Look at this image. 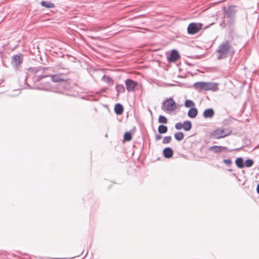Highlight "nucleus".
Wrapping results in <instances>:
<instances>
[{
	"label": "nucleus",
	"mask_w": 259,
	"mask_h": 259,
	"mask_svg": "<svg viewBox=\"0 0 259 259\" xmlns=\"http://www.w3.org/2000/svg\"><path fill=\"white\" fill-rule=\"evenodd\" d=\"M23 61V56L22 54H19L14 55L12 57L11 64L14 68L18 69L21 66V64Z\"/></svg>",
	"instance_id": "obj_6"
},
{
	"label": "nucleus",
	"mask_w": 259,
	"mask_h": 259,
	"mask_svg": "<svg viewBox=\"0 0 259 259\" xmlns=\"http://www.w3.org/2000/svg\"><path fill=\"white\" fill-rule=\"evenodd\" d=\"M217 88V84L214 83L205 82L204 91L214 90Z\"/></svg>",
	"instance_id": "obj_18"
},
{
	"label": "nucleus",
	"mask_w": 259,
	"mask_h": 259,
	"mask_svg": "<svg viewBox=\"0 0 259 259\" xmlns=\"http://www.w3.org/2000/svg\"><path fill=\"white\" fill-rule=\"evenodd\" d=\"M175 126L177 130H181L183 128V123L181 122H178L175 124Z\"/></svg>",
	"instance_id": "obj_33"
},
{
	"label": "nucleus",
	"mask_w": 259,
	"mask_h": 259,
	"mask_svg": "<svg viewBox=\"0 0 259 259\" xmlns=\"http://www.w3.org/2000/svg\"><path fill=\"white\" fill-rule=\"evenodd\" d=\"M193 87L197 90H204L205 82H196L193 84Z\"/></svg>",
	"instance_id": "obj_17"
},
{
	"label": "nucleus",
	"mask_w": 259,
	"mask_h": 259,
	"mask_svg": "<svg viewBox=\"0 0 259 259\" xmlns=\"http://www.w3.org/2000/svg\"><path fill=\"white\" fill-rule=\"evenodd\" d=\"M28 71L34 75L35 80L39 81L42 78L48 77L50 74L46 73V71L49 73H53V69L52 67H44L42 66L30 67L28 69Z\"/></svg>",
	"instance_id": "obj_2"
},
{
	"label": "nucleus",
	"mask_w": 259,
	"mask_h": 259,
	"mask_svg": "<svg viewBox=\"0 0 259 259\" xmlns=\"http://www.w3.org/2000/svg\"><path fill=\"white\" fill-rule=\"evenodd\" d=\"M163 154L164 157L169 158L172 156L174 152L171 148L167 147L163 149Z\"/></svg>",
	"instance_id": "obj_14"
},
{
	"label": "nucleus",
	"mask_w": 259,
	"mask_h": 259,
	"mask_svg": "<svg viewBox=\"0 0 259 259\" xmlns=\"http://www.w3.org/2000/svg\"><path fill=\"white\" fill-rule=\"evenodd\" d=\"M198 114V110L195 107L191 108L188 112V116L191 118L196 117Z\"/></svg>",
	"instance_id": "obj_15"
},
{
	"label": "nucleus",
	"mask_w": 259,
	"mask_h": 259,
	"mask_svg": "<svg viewBox=\"0 0 259 259\" xmlns=\"http://www.w3.org/2000/svg\"><path fill=\"white\" fill-rule=\"evenodd\" d=\"M216 52L218 54L217 59L221 60L232 56L235 51L232 45V41L225 40L219 45Z\"/></svg>",
	"instance_id": "obj_1"
},
{
	"label": "nucleus",
	"mask_w": 259,
	"mask_h": 259,
	"mask_svg": "<svg viewBox=\"0 0 259 259\" xmlns=\"http://www.w3.org/2000/svg\"><path fill=\"white\" fill-rule=\"evenodd\" d=\"M102 80L105 82L108 83L109 85H113L114 83V80L112 78L108 76H106V75H104L102 78Z\"/></svg>",
	"instance_id": "obj_21"
},
{
	"label": "nucleus",
	"mask_w": 259,
	"mask_h": 259,
	"mask_svg": "<svg viewBox=\"0 0 259 259\" xmlns=\"http://www.w3.org/2000/svg\"><path fill=\"white\" fill-rule=\"evenodd\" d=\"M227 148L226 147L220 146H212L209 147L208 150L209 151H212L215 153H219L222 150H226Z\"/></svg>",
	"instance_id": "obj_11"
},
{
	"label": "nucleus",
	"mask_w": 259,
	"mask_h": 259,
	"mask_svg": "<svg viewBox=\"0 0 259 259\" xmlns=\"http://www.w3.org/2000/svg\"><path fill=\"white\" fill-rule=\"evenodd\" d=\"M114 112L117 115H120L123 112V107L120 103H117L114 107Z\"/></svg>",
	"instance_id": "obj_16"
},
{
	"label": "nucleus",
	"mask_w": 259,
	"mask_h": 259,
	"mask_svg": "<svg viewBox=\"0 0 259 259\" xmlns=\"http://www.w3.org/2000/svg\"><path fill=\"white\" fill-rule=\"evenodd\" d=\"M162 137L160 134L156 135L155 136V139L156 141H158L161 139Z\"/></svg>",
	"instance_id": "obj_34"
},
{
	"label": "nucleus",
	"mask_w": 259,
	"mask_h": 259,
	"mask_svg": "<svg viewBox=\"0 0 259 259\" xmlns=\"http://www.w3.org/2000/svg\"><path fill=\"white\" fill-rule=\"evenodd\" d=\"M40 4L42 6L47 8H54L55 7L54 4L51 2L42 1Z\"/></svg>",
	"instance_id": "obj_23"
},
{
	"label": "nucleus",
	"mask_w": 259,
	"mask_h": 259,
	"mask_svg": "<svg viewBox=\"0 0 259 259\" xmlns=\"http://www.w3.org/2000/svg\"><path fill=\"white\" fill-rule=\"evenodd\" d=\"M38 89H40V90H46V91H49V90H50V84H49V83H46V84L44 87H42V88H41V87H39V88H38Z\"/></svg>",
	"instance_id": "obj_32"
},
{
	"label": "nucleus",
	"mask_w": 259,
	"mask_h": 259,
	"mask_svg": "<svg viewBox=\"0 0 259 259\" xmlns=\"http://www.w3.org/2000/svg\"><path fill=\"white\" fill-rule=\"evenodd\" d=\"M244 166L247 167H250L252 166L253 164V161L252 159H248L245 161L244 162Z\"/></svg>",
	"instance_id": "obj_28"
},
{
	"label": "nucleus",
	"mask_w": 259,
	"mask_h": 259,
	"mask_svg": "<svg viewBox=\"0 0 259 259\" xmlns=\"http://www.w3.org/2000/svg\"><path fill=\"white\" fill-rule=\"evenodd\" d=\"M174 137L176 140L180 141L183 140L184 135L182 132H177L175 134Z\"/></svg>",
	"instance_id": "obj_24"
},
{
	"label": "nucleus",
	"mask_w": 259,
	"mask_h": 259,
	"mask_svg": "<svg viewBox=\"0 0 259 259\" xmlns=\"http://www.w3.org/2000/svg\"><path fill=\"white\" fill-rule=\"evenodd\" d=\"M224 12L225 13L224 17L226 18L236 19V14L237 12L236 7L235 6H230L227 8H224Z\"/></svg>",
	"instance_id": "obj_5"
},
{
	"label": "nucleus",
	"mask_w": 259,
	"mask_h": 259,
	"mask_svg": "<svg viewBox=\"0 0 259 259\" xmlns=\"http://www.w3.org/2000/svg\"><path fill=\"white\" fill-rule=\"evenodd\" d=\"M168 122L167 119L166 117L163 115H160L158 118V122L163 123V124H166Z\"/></svg>",
	"instance_id": "obj_27"
},
{
	"label": "nucleus",
	"mask_w": 259,
	"mask_h": 259,
	"mask_svg": "<svg viewBox=\"0 0 259 259\" xmlns=\"http://www.w3.org/2000/svg\"><path fill=\"white\" fill-rule=\"evenodd\" d=\"M192 123L189 120L185 121L183 123V128L186 131H189L192 128Z\"/></svg>",
	"instance_id": "obj_20"
},
{
	"label": "nucleus",
	"mask_w": 259,
	"mask_h": 259,
	"mask_svg": "<svg viewBox=\"0 0 259 259\" xmlns=\"http://www.w3.org/2000/svg\"><path fill=\"white\" fill-rule=\"evenodd\" d=\"M236 19L234 18H227L226 20H224L223 23L221 25L223 27L228 26L230 29V32H231V30H233V26L235 23Z\"/></svg>",
	"instance_id": "obj_9"
},
{
	"label": "nucleus",
	"mask_w": 259,
	"mask_h": 259,
	"mask_svg": "<svg viewBox=\"0 0 259 259\" xmlns=\"http://www.w3.org/2000/svg\"><path fill=\"white\" fill-rule=\"evenodd\" d=\"M168 128L164 125L161 124L158 127V131L159 134H165L167 132Z\"/></svg>",
	"instance_id": "obj_22"
},
{
	"label": "nucleus",
	"mask_w": 259,
	"mask_h": 259,
	"mask_svg": "<svg viewBox=\"0 0 259 259\" xmlns=\"http://www.w3.org/2000/svg\"><path fill=\"white\" fill-rule=\"evenodd\" d=\"M214 112L212 108L205 109L203 113V116L205 118H212L214 116Z\"/></svg>",
	"instance_id": "obj_13"
},
{
	"label": "nucleus",
	"mask_w": 259,
	"mask_h": 259,
	"mask_svg": "<svg viewBox=\"0 0 259 259\" xmlns=\"http://www.w3.org/2000/svg\"><path fill=\"white\" fill-rule=\"evenodd\" d=\"M177 108L176 103L171 98H169L163 102L162 109L165 111H172Z\"/></svg>",
	"instance_id": "obj_4"
},
{
	"label": "nucleus",
	"mask_w": 259,
	"mask_h": 259,
	"mask_svg": "<svg viewBox=\"0 0 259 259\" xmlns=\"http://www.w3.org/2000/svg\"><path fill=\"white\" fill-rule=\"evenodd\" d=\"M132 136L131 133L126 132L124 135V140L126 141H130L132 140Z\"/></svg>",
	"instance_id": "obj_29"
},
{
	"label": "nucleus",
	"mask_w": 259,
	"mask_h": 259,
	"mask_svg": "<svg viewBox=\"0 0 259 259\" xmlns=\"http://www.w3.org/2000/svg\"><path fill=\"white\" fill-rule=\"evenodd\" d=\"M223 161L224 163L228 166H231L232 164V161L231 159H225Z\"/></svg>",
	"instance_id": "obj_31"
},
{
	"label": "nucleus",
	"mask_w": 259,
	"mask_h": 259,
	"mask_svg": "<svg viewBox=\"0 0 259 259\" xmlns=\"http://www.w3.org/2000/svg\"><path fill=\"white\" fill-rule=\"evenodd\" d=\"M100 30V28H98L97 30Z\"/></svg>",
	"instance_id": "obj_38"
},
{
	"label": "nucleus",
	"mask_w": 259,
	"mask_h": 259,
	"mask_svg": "<svg viewBox=\"0 0 259 259\" xmlns=\"http://www.w3.org/2000/svg\"><path fill=\"white\" fill-rule=\"evenodd\" d=\"M244 162L243 158L238 157L235 160L236 166L239 168H242L244 167Z\"/></svg>",
	"instance_id": "obj_19"
},
{
	"label": "nucleus",
	"mask_w": 259,
	"mask_h": 259,
	"mask_svg": "<svg viewBox=\"0 0 259 259\" xmlns=\"http://www.w3.org/2000/svg\"><path fill=\"white\" fill-rule=\"evenodd\" d=\"M180 55L178 52L176 50H173L168 57V60L170 62H174L176 61L179 58Z\"/></svg>",
	"instance_id": "obj_10"
},
{
	"label": "nucleus",
	"mask_w": 259,
	"mask_h": 259,
	"mask_svg": "<svg viewBox=\"0 0 259 259\" xmlns=\"http://www.w3.org/2000/svg\"><path fill=\"white\" fill-rule=\"evenodd\" d=\"M46 73H47V74H50L48 76H48H52V73H49V72H48V71H46Z\"/></svg>",
	"instance_id": "obj_36"
},
{
	"label": "nucleus",
	"mask_w": 259,
	"mask_h": 259,
	"mask_svg": "<svg viewBox=\"0 0 259 259\" xmlns=\"http://www.w3.org/2000/svg\"><path fill=\"white\" fill-rule=\"evenodd\" d=\"M63 76L64 75L62 74L55 75L52 74L51 77L53 81L55 82L66 81V79H65Z\"/></svg>",
	"instance_id": "obj_12"
},
{
	"label": "nucleus",
	"mask_w": 259,
	"mask_h": 259,
	"mask_svg": "<svg viewBox=\"0 0 259 259\" xmlns=\"http://www.w3.org/2000/svg\"><path fill=\"white\" fill-rule=\"evenodd\" d=\"M115 89L118 93H123L125 92V88L122 84H117L115 87Z\"/></svg>",
	"instance_id": "obj_25"
},
{
	"label": "nucleus",
	"mask_w": 259,
	"mask_h": 259,
	"mask_svg": "<svg viewBox=\"0 0 259 259\" xmlns=\"http://www.w3.org/2000/svg\"><path fill=\"white\" fill-rule=\"evenodd\" d=\"M202 24L201 23H191L187 27V32L189 34H194L198 32L201 29Z\"/></svg>",
	"instance_id": "obj_7"
},
{
	"label": "nucleus",
	"mask_w": 259,
	"mask_h": 259,
	"mask_svg": "<svg viewBox=\"0 0 259 259\" xmlns=\"http://www.w3.org/2000/svg\"><path fill=\"white\" fill-rule=\"evenodd\" d=\"M171 140V136H166L165 137L162 141V143L164 144H168L170 142Z\"/></svg>",
	"instance_id": "obj_30"
},
{
	"label": "nucleus",
	"mask_w": 259,
	"mask_h": 259,
	"mask_svg": "<svg viewBox=\"0 0 259 259\" xmlns=\"http://www.w3.org/2000/svg\"><path fill=\"white\" fill-rule=\"evenodd\" d=\"M125 84L126 90L129 92L134 91L135 88L138 85V83L137 81L131 79H126L125 80Z\"/></svg>",
	"instance_id": "obj_8"
},
{
	"label": "nucleus",
	"mask_w": 259,
	"mask_h": 259,
	"mask_svg": "<svg viewBox=\"0 0 259 259\" xmlns=\"http://www.w3.org/2000/svg\"><path fill=\"white\" fill-rule=\"evenodd\" d=\"M229 171H231L232 170V169H229Z\"/></svg>",
	"instance_id": "obj_37"
},
{
	"label": "nucleus",
	"mask_w": 259,
	"mask_h": 259,
	"mask_svg": "<svg viewBox=\"0 0 259 259\" xmlns=\"http://www.w3.org/2000/svg\"><path fill=\"white\" fill-rule=\"evenodd\" d=\"M185 106L187 108L194 107L195 106V103L190 100H186L185 102Z\"/></svg>",
	"instance_id": "obj_26"
},
{
	"label": "nucleus",
	"mask_w": 259,
	"mask_h": 259,
	"mask_svg": "<svg viewBox=\"0 0 259 259\" xmlns=\"http://www.w3.org/2000/svg\"><path fill=\"white\" fill-rule=\"evenodd\" d=\"M256 192L258 194H259V184L257 185L256 187Z\"/></svg>",
	"instance_id": "obj_35"
},
{
	"label": "nucleus",
	"mask_w": 259,
	"mask_h": 259,
	"mask_svg": "<svg viewBox=\"0 0 259 259\" xmlns=\"http://www.w3.org/2000/svg\"><path fill=\"white\" fill-rule=\"evenodd\" d=\"M231 133L232 131L229 128L219 127L211 132L210 137L214 139H220L229 136Z\"/></svg>",
	"instance_id": "obj_3"
}]
</instances>
